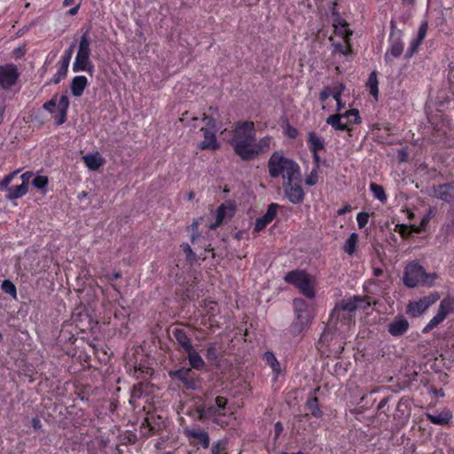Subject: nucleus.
<instances>
[{"mask_svg": "<svg viewBox=\"0 0 454 454\" xmlns=\"http://www.w3.org/2000/svg\"><path fill=\"white\" fill-rule=\"evenodd\" d=\"M272 141L271 137L266 136L256 142L254 122L239 121L235 124L229 143L237 155L248 160L270 151Z\"/></svg>", "mask_w": 454, "mask_h": 454, "instance_id": "obj_1", "label": "nucleus"}, {"mask_svg": "<svg viewBox=\"0 0 454 454\" xmlns=\"http://www.w3.org/2000/svg\"><path fill=\"white\" fill-rule=\"evenodd\" d=\"M344 86L341 83H333L322 90L319 95V99L323 103V109L329 111L340 112L346 106V103L342 102L341 95ZM354 115L355 112H345L343 114H335L330 115L326 119V123L335 130L344 131L347 130V125L344 124L343 118Z\"/></svg>", "mask_w": 454, "mask_h": 454, "instance_id": "obj_2", "label": "nucleus"}, {"mask_svg": "<svg viewBox=\"0 0 454 454\" xmlns=\"http://www.w3.org/2000/svg\"><path fill=\"white\" fill-rule=\"evenodd\" d=\"M269 174L271 177L281 176L285 182L299 181L301 178L299 165L281 152H275L268 162Z\"/></svg>", "mask_w": 454, "mask_h": 454, "instance_id": "obj_3", "label": "nucleus"}, {"mask_svg": "<svg viewBox=\"0 0 454 454\" xmlns=\"http://www.w3.org/2000/svg\"><path fill=\"white\" fill-rule=\"evenodd\" d=\"M90 39L89 36V31L87 30L82 35L78 43V50L72 67L74 73H93L94 66L90 58Z\"/></svg>", "mask_w": 454, "mask_h": 454, "instance_id": "obj_4", "label": "nucleus"}, {"mask_svg": "<svg viewBox=\"0 0 454 454\" xmlns=\"http://www.w3.org/2000/svg\"><path fill=\"white\" fill-rule=\"evenodd\" d=\"M436 278L435 273H427L422 266L417 262H411L405 268L403 283L408 287L432 286Z\"/></svg>", "mask_w": 454, "mask_h": 454, "instance_id": "obj_5", "label": "nucleus"}, {"mask_svg": "<svg viewBox=\"0 0 454 454\" xmlns=\"http://www.w3.org/2000/svg\"><path fill=\"white\" fill-rule=\"evenodd\" d=\"M294 309L295 319L292 325V333L300 334L309 327L314 317V309L299 298L294 300Z\"/></svg>", "mask_w": 454, "mask_h": 454, "instance_id": "obj_6", "label": "nucleus"}, {"mask_svg": "<svg viewBox=\"0 0 454 454\" xmlns=\"http://www.w3.org/2000/svg\"><path fill=\"white\" fill-rule=\"evenodd\" d=\"M227 400L224 397H216L215 403L208 407H202L199 410L200 419H212L215 423L222 427L228 426L232 413L227 415L225 412Z\"/></svg>", "mask_w": 454, "mask_h": 454, "instance_id": "obj_7", "label": "nucleus"}, {"mask_svg": "<svg viewBox=\"0 0 454 454\" xmlns=\"http://www.w3.org/2000/svg\"><path fill=\"white\" fill-rule=\"evenodd\" d=\"M285 281L294 285L306 297L313 299L315 297V278L304 270H292L285 278Z\"/></svg>", "mask_w": 454, "mask_h": 454, "instance_id": "obj_8", "label": "nucleus"}, {"mask_svg": "<svg viewBox=\"0 0 454 454\" xmlns=\"http://www.w3.org/2000/svg\"><path fill=\"white\" fill-rule=\"evenodd\" d=\"M20 169L14 170L6 175L0 182V190L6 192L5 198L8 200H18L24 197L28 192V185L20 184L19 185H10L12 181L20 173Z\"/></svg>", "mask_w": 454, "mask_h": 454, "instance_id": "obj_9", "label": "nucleus"}, {"mask_svg": "<svg viewBox=\"0 0 454 454\" xmlns=\"http://www.w3.org/2000/svg\"><path fill=\"white\" fill-rule=\"evenodd\" d=\"M454 312V297L448 295L440 302L437 313L423 328L422 333H427L440 325L450 313Z\"/></svg>", "mask_w": 454, "mask_h": 454, "instance_id": "obj_10", "label": "nucleus"}, {"mask_svg": "<svg viewBox=\"0 0 454 454\" xmlns=\"http://www.w3.org/2000/svg\"><path fill=\"white\" fill-rule=\"evenodd\" d=\"M439 298L440 294L437 292H433L418 301H411L407 306L406 312L412 317H418L425 313L430 306L434 304Z\"/></svg>", "mask_w": 454, "mask_h": 454, "instance_id": "obj_11", "label": "nucleus"}, {"mask_svg": "<svg viewBox=\"0 0 454 454\" xmlns=\"http://www.w3.org/2000/svg\"><path fill=\"white\" fill-rule=\"evenodd\" d=\"M200 130L203 133L204 139L199 143L198 146L200 149H207L215 151L219 148V143L217 142L215 136V124L212 120H207V127H202Z\"/></svg>", "mask_w": 454, "mask_h": 454, "instance_id": "obj_12", "label": "nucleus"}, {"mask_svg": "<svg viewBox=\"0 0 454 454\" xmlns=\"http://www.w3.org/2000/svg\"><path fill=\"white\" fill-rule=\"evenodd\" d=\"M236 212V205L235 202L231 200H227L223 203L215 213L216 221L215 223H211L208 225L209 229H215L219 226L225 219L231 218Z\"/></svg>", "mask_w": 454, "mask_h": 454, "instance_id": "obj_13", "label": "nucleus"}, {"mask_svg": "<svg viewBox=\"0 0 454 454\" xmlns=\"http://www.w3.org/2000/svg\"><path fill=\"white\" fill-rule=\"evenodd\" d=\"M19 76L14 65L0 66V86L6 89L12 86Z\"/></svg>", "mask_w": 454, "mask_h": 454, "instance_id": "obj_14", "label": "nucleus"}, {"mask_svg": "<svg viewBox=\"0 0 454 454\" xmlns=\"http://www.w3.org/2000/svg\"><path fill=\"white\" fill-rule=\"evenodd\" d=\"M299 181L294 182H285L284 189L285 193L290 202L294 204L301 203L304 198V192L301 187Z\"/></svg>", "mask_w": 454, "mask_h": 454, "instance_id": "obj_15", "label": "nucleus"}, {"mask_svg": "<svg viewBox=\"0 0 454 454\" xmlns=\"http://www.w3.org/2000/svg\"><path fill=\"white\" fill-rule=\"evenodd\" d=\"M72 54L73 45L65 51L63 56H61L60 60L59 62L58 71L54 74L51 82L57 84L67 76Z\"/></svg>", "mask_w": 454, "mask_h": 454, "instance_id": "obj_16", "label": "nucleus"}, {"mask_svg": "<svg viewBox=\"0 0 454 454\" xmlns=\"http://www.w3.org/2000/svg\"><path fill=\"white\" fill-rule=\"evenodd\" d=\"M371 297L353 296L341 303V309L352 312L357 309H365L372 303Z\"/></svg>", "mask_w": 454, "mask_h": 454, "instance_id": "obj_17", "label": "nucleus"}, {"mask_svg": "<svg viewBox=\"0 0 454 454\" xmlns=\"http://www.w3.org/2000/svg\"><path fill=\"white\" fill-rule=\"evenodd\" d=\"M169 375L172 379L180 380L188 388L195 389L197 387L194 374L189 368H182L175 372H170Z\"/></svg>", "mask_w": 454, "mask_h": 454, "instance_id": "obj_18", "label": "nucleus"}, {"mask_svg": "<svg viewBox=\"0 0 454 454\" xmlns=\"http://www.w3.org/2000/svg\"><path fill=\"white\" fill-rule=\"evenodd\" d=\"M278 207V206L277 204H270L266 213L262 217L256 219L254 227V232L262 231L275 218Z\"/></svg>", "mask_w": 454, "mask_h": 454, "instance_id": "obj_19", "label": "nucleus"}, {"mask_svg": "<svg viewBox=\"0 0 454 454\" xmlns=\"http://www.w3.org/2000/svg\"><path fill=\"white\" fill-rule=\"evenodd\" d=\"M409 326L410 325L408 320L403 316H398L388 324L387 330L392 336L396 337L405 333L409 329Z\"/></svg>", "mask_w": 454, "mask_h": 454, "instance_id": "obj_20", "label": "nucleus"}, {"mask_svg": "<svg viewBox=\"0 0 454 454\" xmlns=\"http://www.w3.org/2000/svg\"><path fill=\"white\" fill-rule=\"evenodd\" d=\"M431 195L444 201H450L453 197V187L449 184H440L433 188Z\"/></svg>", "mask_w": 454, "mask_h": 454, "instance_id": "obj_21", "label": "nucleus"}, {"mask_svg": "<svg viewBox=\"0 0 454 454\" xmlns=\"http://www.w3.org/2000/svg\"><path fill=\"white\" fill-rule=\"evenodd\" d=\"M82 160L86 167L90 170H98L105 161L98 152L88 153L82 157Z\"/></svg>", "mask_w": 454, "mask_h": 454, "instance_id": "obj_22", "label": "nucleus"}, {"mask_svg": "<svg viewBox=\"0 0 454 454\" xmlns=\"http://www.w3.org/2000/svg\"><path fill=\"white\" fill-rule=\"evenodd\" d=\"M426 417L433 424L445 425L450 422L452 418V414L449 410L444 409L441 411H437L435 414L426 413Z\"/></svg>", "mask_w": 454, "mask_h": 454, "instance_id": "obj_23", "label": "nucleus"}, {"mask_svg": "<svg viewBox=\"0 0 454 454\" xmlns=\"http://www.w3.org/2000/svg\"><path fill=\"white\" fill-rule=\"evenodd\" d=\"M334 33L343 40H350L353 32L348 28V24L342 19L337 18L333 23Z\"/></svg>", "mask_w": 454, "mask_h": 454, "instance_id": "obj_24", "label": "nucleus"}, {"mask_svg": "<svg viewBox=\"0 0 454 454\" xmlns=\"http://www.w3.org/2000/svg\"><path fill=\"white\" fill-rule=\"evenodd\" d=\"M88 85V79L84 75L74 76L70 84L71 93L74 97H80Z\"/></svg>", "mask_w": 454, "mask_h": 454, "instance_id": "obj_25", "label": "nucleus"}, {"mask_svg": "<svg viewBox=\"0 0 454 454\" xmlns=\"http://www.w3.org/2000/svg\"><path fill=\"white\" fill-rule=\"evenodd\" d=\"M427 32V22L423 21L418 30V35L415 39H413L411 43V46L409 49V55L411 56L421 44L422 41L426 37Z\"/></svg>", "mask_w": 454, "mask_h": 454, "instance_id": "obj_26", "label": "nucleus"}, {"mask_svg": "<svg viewBox=\"0 0 454 454\" xmlns=\"http://www.w3.org/2000/svg\"><path fill=\"white\" fill-rule=\"evenodd\" d=\"M185 434L189 437L197 439L203 448L207 449L209 447L210 439L207 432L195 429H186Z\"/></svg>", "mask_w": 454, "mask_h": 454, "instance_id": "obj_27", "label": "nucleus"}, {"mask_svg": "<svg viewBox=\"0 0 454 454\" xmlns=\"http://www.w3.org/2000/svg\"><path fill=\"white\" fill-rule=\"evenodd\" d=\"M69 106V99L67 96L62 95L59 99L57 98V112L59 114L58 124H62L66 121L67 111Z\"/></svg>", "mask_w": 454, "mask_h": 454, "instance_id": "obj_28", "label": "nucleus"}, {"mask_svg": "<svg viewBox=\"0 0 454 454\" xmlns=\"http://www.w3.org/2000/svg\"><path fill=\"white\" fill-rule=\"evenodd\" d=\"M173 335L176 341L179 343V345L184 348V350L186 352L187 350H190L192 347L190 339L186 335L185 332L182 329H176L173 332Z\"/></svg>", "mask_w": 454, "mask_h": 454, "instance_id": "obj_29", "label": "nucleus"}, {"mask_svg": "<svg viewBox=\"0 0 454 454\" xmlns=\"http://www.w3.org/2000/svg\"><path fill=\"white\" fill-rule=\"evenodd\" d=\"M186 352L188 354L189 363L192 368L197 370L203 368L205 363L200 355L193 348Z\"/></svg>", "mask_w": 454, "mask_h": 454, "instance_id": "obj_30", "label": "nucleus"}, {"mask_svg": "<svg viewBox=\"0 0 454 454\" xmlns=\"http://www.w3.org/2000/svg\"><path fill=\"white\" fill-rule=\"evenodd\" d=\"M332 45L333 52H339L344 56H348L352 52L350 40H343V43H333Z\"/></svg>", "mask_w": 454, "mask_h": 454, "instance_id": "obj_31", "label": "nucleus"}, {"mask_svg": "<svg viewBox=\"0 0 454 454\" xmlns=\"http://www.w3.org/2000/svg\"><path fill=\"white\" fill-rule=\"evenodd\" d=\"M403 51V45L400 42H395L391 44L389 50L386 52L385 59L390 61L392 58L399 57Z\"/></svg>", "mask_w": 454, "mask_h": 454, "instance_id": "obj_32", "label": "nucleus"}, {"mask_svg": "<svg viewBox=\"0 0 454 454\" xmlns=\"http://www.w3.org/2000/svg\"><path fill=\"white\" fill-rule=\"evenodd\" d=\"M358 243V235L355 232L351 233L346 240L343 249L349 255L353 254L356 251Z\"/></svg>", "mask_w": 454, "mask_h": 454, "instance_id": "obj_33", "label": "nucleus"}, {"mask_svg": "<svg viewBox=\"0 0 454 454\" xmlns=\"http://www.w3.org/2000/svg\"><path fill=\"white\" fill-rule=\"evenodd\" d=\"M308 143L311 151H319L324 148L322 138L314 132L309 133Z\"/></svg>", "mask_w": 454, "mask_h": 454, "instance_id": "obj_34", "label": "nucleus"}, {"mask_svg": "<svg viewBox=\"0 0 454 454\" xmlns=\"http://www.w3.org/2000/svg\"><path fill=\"white\" fill-rule=\"evenodd\" d=\"M264 358L267 364L271 367L276 376H278L280 373V365L275 355L272 352L268 351L264 354Z\"/></svg>", "mask_w": 454, "mask_h": 454, "instance_id": "obj_35", "label": "nucleus"}, {"mask_svg": "<svg viewBox=\"0 0 454 454\" xmlns=\"http://www.w3.org/2000/svg\"><path fill=\"white\" fill-rule=\"evenodd\" d=\"M367 87L371 94L377 99L379 94L378 79L375 72H372L368 78Z\"/></svg>", "mask_w": 454, "mask_h": 454, "instance_id": "obj_36", "label": "nucleus"}, {"mask_svg": "<svg viewBox=\"0 0 454 454\" xmlns=\"http://www.w3.org/2000/svg\"><path fill=\"white\" fill-rule=\"evenodd\" d=\"M49 180L46 176L36 174L32 180V184L38 190H44L48 185Z\"/></svg>", "mask_w": 454, "mask_h": 454, "instance_id": "obj_37", "label": "nucleus"}, {"mask_svg": "<svg viewBox=\"0 0 454 454\" xmlns=\"http://www.w3.org/2000/svg\"><path fill=\"white\" fill-rule=\"evenodd\" d=\"M370 190L373 196L381 202H384L387 200V196L382 186L372 183L370 184Z\"/></svg>", "mask_w": 454, "mask_h": 454, "instance_id": "obj_38", "label": "nucleus"}, {"mask_svg": "<svg viewBox=\"0 0 454 454\" xmlns=\"http://www.w3.org/2000/svg\"><path fill=\"white\" fill-rule=\"evenodd\" d=\"M307 409L314 417H320L322 412L317 404V398L309 399L307 402Z\"/></svg>", "mask_w": 454, "mask_h": 454, "instance_id": "obj_39", "label": "nucleus"}, {"mask_svg": "<svg viewBox=\"0 0 454 454\" xmlns=\"http://www.w3.org/2000/svg\"><path fill=\"white\" fill-rule=\"evenodd\" d=\"M1 287L4 293L12 295L13 298L17 297L16 286L10 280H4Z\"/></svg>", "mask_w": 454, "mask_h": 454, "instance_id": "obj_40", "label": "nucleus"}, {"mask_svg": "<svg viewBox=\"0 0 454 454\" xmlns=\"http://www.w3.org/2000/svg\"><path fill=\"white\" fill-rule=\"evenodd\" d=\"M348 112H355L356 117L354 115H352V116L350 115L348 117L343 118L344 124L347 125V130L350 129L351 125L359 123L361 121L358 110L351 109Z\"/></svg>", "mask_w": 454, "mask_h": 454, "instance_id": "obj_41", "label": "nucleus"}, {"mask_svg": "<svg viewBox=\"0 0 454 454\" xmlns=\"http://www.w3.org/2000/svg\"><path fill=\"white\" fill-rule=\"evenodd\" d=\"M227 442L225 440H220L215 442L212 446V454H226Z\"/></svg>", "mask_w": 454, "mask_h": 454, "instance_id": "obj_42", "label": "nucleus"}, {"mask_svg": "<svg viewBox=\"0 0 454 454\" xmlns=\"http://www.w3.org/2000/svg\"><path fill=\"white\" fill-rule=\"evenodd\" d=\"M396 231L399 232L402 236L407 237L411 235L412 232H415L413 228H415V225H406V224H400L396 225Z\"/></svg>", "mask_w": 454, "mask_h": 454, "instance_id": "obj_43", "label": "nucleus"}, {"mask_svg": "<svg viewBox=\"0 0 454 454\" xmlns=\"http://www.w3.org/2000/svg\"><path fill=\"white\" fill-rule=\"evenodd\" d=\"M317 168H313L312 170L310 171L309 175L305 178V184L307 185H314L317 183L318 181V173H317Z\"/></svg>", "mask_w": 454, "mask_h": 454, "instance_id": "obj_44", "label": "nucleus"}, {"mask_svg": "<svg viewBox=\"0 0 454 454\" xmlns=\"http://www.w3.org/2000/svg\"><path fill=\"white\" fill-rule=\"evenodd\" d=\"M431 219V211L428 212L426 215H424L420 221L419 225H415V228H413L414 231L416 233H419L425 230L427 225L428 224L429 221Z\"/></svg>", "mask_w": 454, "mask_h": 454, "instance_id": "obj_45", "label": "nucleus"}, {"mask_svg": "<svg viewBox=\"0 0 454 454\" xmlns=\"http://www.w3.org/2000/svg\"><path fill=\"white\" fill-rule=\"evenodd\" d=\"M356 221L360 229L364 228L369 221V214L366 212H360L356 215Z\"/></svg>", "mask_w": 454, "mask_h": 454, "instance_id": "obj_46", "label": "nucleus"}, {"mask_svg": "<svg viewBox=\"0 0 454 454\" xmlns=\"http://www.w3.org/2000/svg\"><path fill=\"white\" fill-rule=\"evenodd\" d=\"M43 108L50 113L57 112V96L53 97L50 101L46 102L43 105Z\"/></svg>", "mask_w": 454, "mask_h": 454, "instance_id": "obj_47", "label": "nucleus"}, {"mask_svg": "<svg viewBox=\"0 0 454 454\" xmlns=\"http://www.w3.org/2000/svg\"><path fill=\"white\" fill-rule=\"evenodd\" d=\"M34 176L33 172L32 171H27L25 173H23L21 176H20V179L22 181L21 184H25L26 185H28V182L30 180V178Z\"/></svg>", "mask_w": 454, "mask_h": 454, "instance_id": "obj_48", "label": "nucleus"}, {"mask_svg": "<svg viewBox=\"0 0 454 454\" xmlns=\"http://www.w3.org/2000/svg\"><path fill=\"white\" fill-rule=\"evenodd\" d=\"M274 431L276 434V437H278L283 431V426L280 422H277L274 425Z\"/></svg>", "mask_w": 454, "mask_h": 454, "instance_id": "obj_49", "label": "nucleus"}, {"mask_svg": "<svg viewBox=\"0 0 454 454\" xmlns=\"http://www.w3.org/2000/svg\"><path fill=\"white\" fill-rule=\"evenodd\" d=\"M216 303L214 302V301H208L207 304H206V307H209V311H208V314L210 316H213L214 315V311L216 308Z\"/></svg>", "mask_w": 454, "mask_h": 454, "instance_id": "obj_50", "label": "nucleus"}, {"mask_svg": "<svg viewBox=\"0 0 454 454\" xmlns=\"http://www.w3.org/2000/svg\"><path fill=\"white\" fill-rule=\"evenodd\" d=\"M313 152V158H314V160H315V167L314 168H319V160H320V157L317 153L318 151H312Z\"/></svg>", "mask_w": 454, "mask_h": 454, "instance_id": "obj_51", "label": "nucleus"}, {"mask_svg": "<svg viewBox=\"0 0 454 454\" xmlns=\"http://www.w3.org/2000/svg\"><path fill=\"white\" fill-rule=\"evenodd\" d=\"M349 210H350V207L348 206H346L338 210V215H342L346 214L347 212H348Z\"/></svg>", "mask_w": 454, "mask_h": 454, "instance_id": "obj_52", "label": "nucleus"}, {"mask_svg": "<svg viewBox=\"0 0 454 454\" xmlns=\"http://www.w3.org/2000/svg\"><path fill=\"white\" fill-rule=\"evenodd\" d=\"M78 10H79V5H76V6L73 7V8H71L69 10L68 13L70 15H75L77 13Z\"/></svg>", "mask_w": 454, "mask_h": 454, "instance_id": "obj_53", "label": "nucleus"}, {"mask_svg": "<svg viewBox=\"0 0 454 454\" xmlns=\"http://www.w3.org/2000/svg\"><path fill=\"white\" fill-rule=\"evenodd\" d=\"M184 250L187 254V255L191 254L192 253L191 247L188 244H185L184 246Z\"/></svg>", "mask_w": 454, "mask_h": 454, "instance_id": "obj_54", "label": "nucleus"}, {"mask_svg": "<svg viewBox=\"0 0 454 454\" xmlns=\"http://www.w3.org/2000/svg\"><path fill=\"white\" fill-rule=\"evenodd\" d=\"M373 273L375 276H380L383 273V270L381 269H374Z\"/></svg>", "mask_w": 454, "mask_h": 454, "instance_id": "obj_55", "label": "nucleus"}, {"mask_svg": "<svg viewBox=\"0 0 454 454\" xmlns=\"http://www.w3.org/2000/svg\"><path fill=\"white\" fill-rule=\"evenodd\" d=\"M74 0H64L63 5L64 6H69L74 3Z\"/></svg>", "mask_w": 454, "mask_h": 454, "instance_id": "obj_56", "label": "nucleus"}, {"mask_svg": "<svg viewBox=\"0 0 454 454\" xmlns=\"http://www.w3.org/2000/svg\"><path fill=\"white\" fill-rule=\"evenodd\" d=\"M288 136L291 137H294L296 136V130L295 129H290L288 131Z\"/></svg>", "mask_w": 454, "mask_h": 454, "instance_id": "obj_57", "label": "nucleus"}, {"mask_svg": "<svg viewBox=\"0 0 454 454\" xmlns=\"http://www.w3.org/2000/svg\"><path fill=\"white\" fill-rule=\"evenodd\" d=\"M403 4L411 5L414 4L415 0H403Z\"/></svg>", "mask_w": 454, "mask_h": 454, "instance_id": "obj_58", "label": "nucleus"}, {"mask_svg": "<svg viewBox=\"0 0 454 454\" xmlns=\"http://www.w3.org/2000/svg\"><path fill=\"white\" fill-rule=\"evenodd\" d=\"M4 116H3V111L0 110V123L3 121Z\"/></svg>", "mask_w": 454, "mask_h": 454, "instance_id": "obj_59", "label": "nucleus"}, {"mask_svg": "<svg viewBox=\"0 0 454 454\" xmlns=\"http://www.w3.org/2000/svg\"><path fill=\"white\" fill-rule=\"evenodd\" d=\"M39 423H40V422H39L38 420H35V421H34V427H39Z\"/></svg>", "mask_w": 454, "mask_h": 454, "instance_id": "obj_60", "label": "nucleus"}, {"mask_svg": "<svg viewBox=\"0 0 454 454\" xmlns=\"http://www.w3.org/2000/svg\"><path fill=\"white\" fill-rule=\"evenodd\" d=\"M192 198H193V194H192V193H190V194H189L188 199H189V200H192Z\"/></svg>", "mask_w": 454, "mask_h": 454, "instance_id": "obj_61", "label": "nucleus"}, {"mask_svg": "<svg viewBox=\"0 0 454 454\" xmlns=\"http://www.w3.org/2000/svg\"><path fill=\"white\" fill-rule=\"evenodd\" d=\"M136 395H137V391L135 389L134 392H133V396H136Z\"/></svg>", "mask_w": 454, "mask_h": 454, "instance_id": "obj_62", "label": "nucleus"}, {"mask_svg": "<svg viewBox=\"0 0 454 454\" xmlns=\"http://www.w3.org/2000/svg\"><path fill=\"white\" fill-rule=\"evenodd\" d=\"M2 338H3V335H2V333H0V340H2Z\"/></svg>", "mask_w": 454, "mask_h": 454, "instance_id": "obj_63", "label": "nucleus"}]
</instances>
